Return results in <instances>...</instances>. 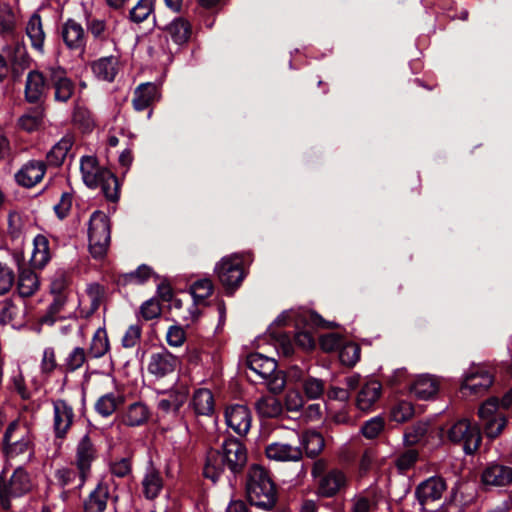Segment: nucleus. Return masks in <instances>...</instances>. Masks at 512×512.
Returning a JSON list of instances; mask_svg holds the SVG:
<instances>
[{"instance_id":"1","label":"nucleus","mask_w":512,"mask_h":512,"mask_svg":"<svg viewBox=\"0 0 512 512\" xmlns=\"http://www.w3.org/2000/svg\"><path fill=\"white\" fill-rule=\"evenodd\" d=\"M245 494L251 506L264 511L273 510L278 502L277 487L270 472L258 464L251 465L247 472Z\"/></svg>"},{"instance_id":"2","label":"nucleus","mask_w":512,"mask_h":512,"mask_svg":"<svg viewBox=\"0 0 512 512\" xmlns=\"http://www.w3.org/2000/svg\"><path fill=\"white\" fill-rule=\"evenodd\" d=\"M311 475L316 482L317 495L323 498L335 497L348 485L344 471L337 467L329 468L324 459H318L313 463Z\"/></svg>"},{"instance_id":"3","label":"nucleus","mask_w":512,"mask_h":512,"mask_svg":"<svg viewBox=\"0 0 512 512\" xmlns=\"http://www.w3.org/2000/svg\"><path fill=\"white\" fill-rule=\"evenodd\" d=\"M30 490V476L24 468H16L9 478L5 469L0 472V506L4 511L11 510L12 499L22 497Z\"/></svg>"},{"instance_id":"4","label":"nucleus","mask_w":512,"mask_h":512,"mask_svg":"<svg viewBox=\"0 0 512 512\" xmlns=\"http://www.w3.org/2000/svg\"><path fill=\"white\" fill-rule=\"evenodd\" d=\"M110 233L108 216L102 211H94L88 229L89 252L94 259L101 260L105 257L111 239Z\"/></svg>"},{"instance_id":"5","label":"nucleus","mask_w":512,"mask_h":512,"mask_svg":"<svg viewBox=\"0 0 512 512\" xmlns=\"http://www.w3.org/2000/svg\"><path fill=\"white\" fill-rule=\"evenodd\" d=\"M447 438L454 444H462L464 452L472 455L480 448L482 432L477 422L463 418L448 429Z\"/></svg>"},{"instance_id":"6","label":"nucleus","mask_w":512,"mask_h":512,"mask_svg":"<svg viewBox=\"0 0 512 512\" xmlns=\"http://www.w3.org/2000/svg\"><path fill=\"white\" fill-rule=\"evenodd\" d=\"M215 272L227 296H232L247 276L244 260L237 254L222 258L216 265Z\"/></svg>"},{"instance_id":"7","label":"nucleus","mask_w":512,"mask_h":512,"mask_svg":"<svg viewBox=\"0 0 512 512\" xmlns=\"http://www.w3.org/2000/svg\"><path fill=\"white\" fill-rule=\"evenodd\" d=\"M478 417L484 434L491 440L496 439L508 423L507 416L500 408V401L496 397L481 404L478 409Z\"/></svg>"},{"instance_id":"8","label":"nucleus","mask_w":512,"mask_h":512,"mask_svg":"<svg viewBox=\"0 0 512 512\" xmlns=\"http://www.w3.org/2000/svg\"><path fill=\"white\" fill-rule=\"evenodd\" d=\"M221 450L224 456L228 455L227 468L233 475V479L236 480L246 468L248 461L247 448L239 438L229 435L223 441Z\"/></svg>"},{"instance_id":"9","label":"nucleus","mask_w":512,"mask_h":512,"mask_svg":"<svg viewBox=\"0 0 512 512\" xmlns=\"http://www.w3.org/2000/svg\"><path fill=\"white\" fill-rule=\"evenodd\" d=\"M48 87L54 90L55 102L67 103L75 92V83L67 76V71L61 66L48 68Z\"/></svg>"},{"instance_id":"10","label":"nucleus","mask_w":512,"mask_h":512,"mask_svg":"<svg viewBox=\"0 0 512 512\" xmlns=\"http://www.w3.org/2000/svg\"><path fill=\"white\" fill-rule=\"evenodd\" d=\"M19 420L9 423L2 439V452L7 459H13L30 451L33 454V444L28 437L21 436L14 440V433L19 429Z\"/></svg>"},{"instance_id":"11","label":"nucleus","mask_w":512,"mask_h":512,"mask_svg":"<svg viewBox=\"0 0 512 512\" xmlns=\"http://www.w3.org/2000/svg\"><path fill=\"white\" fill-rule=\"evenodd\" d=\"M97 458V450L92 443L89 434H85L79 441L76 449V467L79 471L80 483L77 486L81 489L85 484L91 471V464Z\"/></svg>"},{"instance_id":"12","label":"nucleus","mask_w":512,"mask_h":512,"mask_svg":"<svg viewBox=\"0 0 512 512\" xmlns=\"http://www.w3.org/2000/svg\"><path fill=\"white\" fill-rule=\"evenodd\" d=\"M494 380V376L488 370L477 368L466 373L460 385V392L463 396L482 395L488 391Z\"/></svg>"},{"instance_id":"13","label":"nucleus","mask_w":512,"mask_h":512,"mask_svg":"<svg viewBox=\"0 0 512 512\" xmlns=\"http://www.w3.org/2000/svg\"><path fill=\"white\" fill-rule=\"evenodd\" d=\"M305 328L295 333L294 341L297 346L305 350H313L316 347V339L312 332L313 328H330L328 321L323 319L315 311H310L304 318Z\"/></svg>"},{"instance_id":"14","label":"nucleus","mask_w":512,"mask_h":512,"mask_svg":"<svg viewBox=\"0 0 512 512\" xmlns=\"http://www.w3.org/2000/svg\"><path fill=\"white\" fill-rule=\"evenodd\" d=\"M448 488L446 480L439 475L431 476L417 485L415 497L421 506L440 500Z\"/></svg>"},{"instance_id":"15","label":"nucleus","mask_w":512,"mask_h":512,"mask_svg":"<svg viewBox=\"0 0 512 512\" xmlns=\"http://www.w3.org/2000/svg\"><path fill=\"white\" fill-rule=\"evenodd\" d=\"M49 90L48 68L45 72L31 70L27 74L24 96L28 103L38 104Z\"/></svg>"},{"instance_id":"16","label":"nucleus","mask_w":512,"mask_h":512,"mask_svg":"<svg viewBox=\"0 0 512 512\" xmlns=\"http://www.w3.org/2000/svg\"><path fill=\"white\" fill-rule=\"evenodd\" d=\"M225 420L228 427L239 436H245L251 427V412L245 405L234 404L226 408Z\"/></svg>"},{"instance_id":"17","label":"nucleus","mask_w":512,"mask_h":512,"mask_svg":"<svg viewBox=\"0 0 512 512\" xmlns=\"http://www.w3.org/2000/svg\"><path fill=\"white\" fill-rule=\"evenodd\" d=\"M15 262L18 265L19 279L18 292L23 298L32 296L39 288V280L36 273L31 268L23 267V253L15 252L13 254Z\"/></svg>"},{"instance_id":"18","label":"nucleus","mask_w":512,"mask_h":512,"mask_svg":"<svg viewBox=\"0 0 512 512\" xmlns=\"http://www.w3.org/2000/svg\"><path fill=\"white\" fill-rule=\"evenodd\" d=\"M153 23L157 29L167 32L172 41L179 46L186 44L192 34L190 22L183 17H176L170 23L161 26L154 15Z\"/></svg>"},{"instance_id":"19","label":"nucleus","mask_w":512,"mask_h":512,"mask_svg":"<svg viewBox=\"0 0 512 512\" xmlns=\"http://www.w3.org/2000/svg\"><path fill=\"white\" fill-rule=\"evenodd\" d=\"M228 455L224 456L221 448H209L206 453L203 467V476L213 483L218 482L227 467Z\"/></svg>"},{"instance_id":"20","label":"nucleus","mask_w":512,"mask_h":512,"mask_svg":"<svg viewBox=\"0 0 512 512\" xmlns=\"http://www.w3.org/2000/svg\"><path fill=\"white\" fill-rule=\"evenodd\" d=\"M178 358L166 348L161 352L152 353L148 364V372L157 378H163L175 371Z\"/></svg>"},{"instance_id":"21","label":"nucleus","mask_w":512,"mask_h":512,"mask_svg":"<svg viewBox=\"0 0 512 512\" xmlns=\"http://www.w3.org/2000/svg\"><path fill=\"white\" fill-rule=\"evenodd\" d=\"M485 486H507L512 483V467L492 462L487 464L481 474Z\"/></svg>"},{"instance_id":"22","label":"nucleus","mask_w":512,"mask_h":512,"mask_svg":"<svg viewBox=\"0 0 512 512\" xmlns=\"http://www.w3.org/2000/svg\"><path fill=\"white\" fill-rule=\"evenodd\" d=\"M45 173L46 164L43 161L31 160L15 174V180L18 185L31 188L43 179Z\"/></svg>"},{"instance_id":"23","label":"nucleus","mask_w":512,"mask_h":512,"mask_svg":"<svg viewBox=\"0 0 512 512\" xmlns=\"http://www.w3.org/2000/svg\"><path fill=\"white\" fill-rule=\"evenodd\" d=\"M61 35L63 42L70 50L84 51L86 36L80 23L69 18L62 26Z\"/></svg>"},{"instance_id":"24","label":"nucleus","mask_w":512,"mask_h":512,"mask_svg":"<svg viewBox=\"0 0 512 512\" xmlns=\"http://www.w3.org/2000/svg\"><path fill=\"white\" fill-rule=\"evenodd\" d=\"M265 455L270 460L296 462L302 459V449L288 443L273 442L265 447Z\"/></svg>"},{"instance_id":"25","label":"nucleus","mask_w":512,"mask_h":512,"mask_svg":"<svg viewBox=\"0 0 512 512\" xmlns=\"http://www.w3.org/2000/svg\"><path fill=\"white\" fill-rule=\"evenodd\" d=\"M73 408L65 401L54 403V431L57 438H64L73 423Z\"/></svg>"},{"instance_id":"26","label":"nucleus","mask_w":512,"mask_h":512,"mask_svg":"<svg viewBox=\"0 0 512 512\" xmlns=\"http://www.w3.org/2000/svg\"><path fill=\"white\" fill-rule=\"evenodd\" d=\"M246 366L262 379H268V377L275 373L276 368H278V364L273 358H269L258 352L250 353L247 356Z\"/></svg>"},{"instance_id":"27","label":"nucleus","mask_w":512,"mask_h":512,"mask_svg":"<svg viewBox=\"0 0 512 512\" xmlns=\"http://www.w3.org/2000/svg\"><path fill=\"white\" fill-rule=\"evenodd\" d=\"M110 497L109 485L105 482H99L95 489L84 501V512H104L107 507V501Z\"/></svg>"},{"instance_id":"28","label":"nucleus","mask_w":512,"mask_h":512,"mask_svg":"<svg viewBox=\"0 0 512 512\" xmlns=\"http://www.w3.org/2000/svg\"><path fill=\"white\" fill-rule=\"evenodd\" d=\"M299 443L302 454L305 453L307 457L316 458L325 447V440L321 433L315 430H307L302 433Z\"/></svg>"},{"instance_id":"29","label":"nucleus","mask_w":512,"mask_h":512,"mask_svg":"<svg viewBox=\"0 0 512 512\" xmlns=\"http://www.w3.org/2000/svg\"><path fill=\"white\" fill-rule=\"evenodd\" d=\"M51 259L49 240L45 235L38 234L33 240V252L30 260L31 266L43 269Z\"/></svg>"},{"instance_id":"30","label":"nucleus","mask_w":512,"mask_h":512,"mask_svg":"<svg viewBox=\"0 0 512 512\" xmlns=\"http://www.w3.org/2000/svg\"><path fill=\"white\" fill-rule=\"evenodd\" d=\"M382 385L377 380L366 382L360 389L356 402L357 407L361 410L370 409L373 404L380 398Z\"/></svg>"},{"instance_id":"31","label":"nucleus","mask_w":512,"mask_h":512,"mask_svg":"<svg viewBox=\"0 0 512 512\" xmlns=\"http://www.w3.org/2000/svg\"><path fill=\"white\" fill-rule=\"evenodd\" d=\"M142 486L143 494L149 500L157 498L163 488V479L160 471L153 467L152 462H150L149 471L142 481Z\"/></svg>"},{"instance_id":"32","label":"nucleus","mask_w":512,"mask_h":512,"mask_svg":"<svg viewBox=\"0 0 512 512\" xmlns=\"http://www.w3.org/2000/svg\"><path fill=\"white\" fill-rule=\"evenodd\" d=\"M411 390L417 398L428 400L438 393L439 384L435 378L422 375L413 383Z\"/></svg>"},{"instance_id":"33","label":"nucleus","mask_w":512,"mask_h":512,"mask_svg":"<svg viewBox=\"0 0 512 512\" xmlns=\"http://www.w3.org/2000/svg\"><path fill=\"white\" fill-rule=\"evenodd\" d=\"M149 418V410L141 402L129 405L126 413L122 416V423L128 427H137L145 424Z\"/></svg>"},{"instance_id":"34","label":"nucleus","mask_w":512,"mask_h":512,"mask_svg":"<svg viewBox=\"0 0 512 512\" xmlns=\"http://www.w3.org/2000/svg\"><path fill=\"white\" fill-rule=\"evenodd\" d=\"M156 96V86L152 83L140 84L135 92L132 100L133 108L136 111H144L153 102Z\"/></svg>"},{"instance_id":"35","label":"nucleus","mask_w":512,"mask_h":512,"mask_svg":"<svg viewBox=\"0 0 512 512\" xmlns=\"http://www.w3.org/2000/svg\"><path fill=\"white\" fill-rule=\"evenodd\" d=\"M27 36L31 40L32 47L37 50H42L45 33L42 26L41 16L38 12H34L26 26Z\"/></svg>"},{"instance_id":"36","label":"nucleus","mask_w":512,"mask_h":512,"mask_svg":"<svg viewBox=\"0 0 512 512\" xmlns=\"http://www.w3.org/2000/svg\"><path fill=\"white\" fill-rule=\"evenodd\" d=\"M214 284L210 278L199 279L190 287V294L195 305H208L206 299L213 294Z\"/></svg>"},{"instance_id":"37","label":"nucleus","mask_w":512,"mask_h":512,"mask_svg":"<svg viewBox=\"0 0 512 512\" xmlns=\"http://www.w3.org/2000/svg\"><path fill=\"white\" fill-rule=\"evenodd\" d=\"M214 404V396L208 389H198L193 395L194 409L199 415L213 414Z\"/></svg>"},{"instance_id":"38","label":"nucleus","mask_w":512,"mask_h":512,"mask_svg":"<svg viewBox=\"0 0 512 512\" xmlns=\"http://www.w3.org/2000/svg\"><path fill=\"white\" fill-rule=\"evenodd\" d=\"M110 349V343L105 328H98L92 337L88 355L92 358L103 357Z\"/></svg>"},{"instance_id":"39","label":"nucleus","mask_w":512,"mask_h":512,"mask_svg":"<svg viewBox=\"0 0 512 512\" xmlns=\"http://www.w3.org/2000/svg\"><path fill=\"white\" fill-rule=\"evenodd\" d=\"M93 73L102 80L112 82L115 79L117 70L114 66L113 57H103L92 64Z\"/></svg>"},{"instance_id":"40","label":"nucleus","mask_w":512,"mask_h":512,"mask_svg":"<svg viewBox=\"0 0 512 512\" xmlns=\"http://www.w3.org/2000/svg\"><path fill=\"white\" fill-rule=\"evenodd\" d=\"M151 276H155L157 279L159 278V276L154 273L152 267L142 264L135 271L120 276L118 284L126 285L131 282L144 284Z\"/></svg>"},{"instance_id":"41","label":"nucleus","mask_w":512,"mask_h":512,"mask_svg":"<svg viewBox=\"0 0 512 512\" xmlns=\"http://www.w3.org/2000/svg\"><path fill=\"white\" fill-rule=\"evenodd\" d=\"M338 351L340 362L347 367H354L360 360L361 347L354 342L344 341Z\"/></svg>"},{"instance_id":"42","label":"nucleus","mask_w":512,"mask_h":512,"mask_svg":"<svg viewBox=\"0 0 512 512\" xmlns=\"http://www.w3.org/2000/svg\"><path fill=\"white\" fill-rule=\"evenodd\" d=\"M155 7V0H139L137 4L129 11L128 19L134 23H142L151 13Z\"/></svg>"},{"instance_id":"43","label":"nucleus","mask_w":512,"mask_h":512,"mask_svg":"<svg viewBox=\"0 0 512 512\" xmlns=\"http://www.w3.org/2000/svg\"><path fill=\"white\" fill-rule=\"evenodd\" d=\"M72 147V142L69 139L63 138L47 153V161L50 165H62L68 151Z\"/></svg>"},{"instance_id":"44","label":"nucleus","mask_w":512,"mask_h":512,"mask_svg":"<svg viewBox=\"0 0 512 512\" xmlns=\"http://www.w3.org/2000/svg\"><path fill=\"white\" fill-rule=\"evenodd\" d=\"M428 424L424 422H417L406 428L404 433V444L407 447H412L418 444L427 434Z\"/></svg>"},{"instance_id":"45","label":"nucleus","mask_w":512,"mask_h":512,"mask_svg":"<svg viewBox=\"0 0 512 512\" xmlns=\"http://www.w3.org/2000/svg\"><path fill=\"white\" fill-rule=\"evenodd\" d=\"M102 193L109 202L116 203L120 199V182L118 177L112 172V178L105 177L104 181L99 183Z\"/></svg>"},{"instance_id":"46","label":"nucleus","mask_w":512,"mask_h":512,"mask_svg":"<svg viewBox=\"0 0 512 512\" xmlns=\"http://www.w3.org/2000/svg\"><path fill=\"white\" fill-rule=\"evenodd\" d=\"M85 361V350L81 347H76L68 355L65 364L59 366V369L64 372H74L79 369Z\"/></svg>"},{"instance_id":"47","label":"nucleus","mask_w":512,"mask_h":512,"mask_svg":"<svg viewBox=\"0 0 512 512\" xmlns=\"http://www.w3.org/2000/svg\"><path fill=\"white\" fill-rule=\"evenodd\" d=\"M118 403L113 393L101 396L95 403V410L103 417L112 415L117 409Z\"/></svg>"},{"instance_id":"48","label":"nucleus","mask_w":512,"mask_h":512,"mask_svg":"<svg viewBox=\"0 0 512 512\" xmlns=\"http://www.w3.org/2000/svg\"><path fill=\"white\" fill-rule=\"evenodd\" d=\"M105 177L112 178V172L107 168H99L82 173L85 185L92 189L99 187V183L104 181Z\"/></svg>"},{"instance_id":"49","label":"nucleus","mask_w":512,"mask_h":512,"mask_svg":"<svg viewBox=\"0 0 512 512\" xmlns=\"http://www.w3.org/2000/svg\"><path fill=\"white\" fill-rule=\"evenodd\" d=\"M414 415V407L410 402L401 401L391 410V419L397 423H404Z\"/></svg>"},{"instance_id":"50","label":"nucleus","mask_w":512,"mask_h":512,"mask_svg":"<svg viewBox=\"0 0 512 512\" xmlns=\"http://www.w3.org/2000/svg\"><path fill=\"white\" fill-rule=\"evenodd\" d=\"M302 387L309 399H317L324 394V382L318 378L308 377L304 379Z\"/></svg>"},{"instance_id":"51","label":"nucleus","mask_w":512,"mask_h":512,"mask_svg":"<svg viewBox=\"0 0 512 512\" xmlns=\"http://www.w3.org/2000/svg\"><path fill=\"white\" fill-rule=\"evenodd\" d=\"M385 422L380 416H376L366 421L361 427L362 435L367 439H375L384 429Z\"/></svg>"},{"instance_id":"52","label":"nucleus","mask_w":512,"mask_h":512,"mask_svg":"<svg viewBox=\"0 0 512 512\" xmlns=\"http://www.w3.org/2000/svg\"><path fill=\"white\" fill-rule=\"evenodd\" d=\"M418 459L419 453L417 450L407 449L397 457L395 465L398 470L405 472L413 468Z\"/></svg>"},{"instance_id":"53","label":"nucleus","mask_w":512,"mask_h":512,"mask_svg":"<svg viewBox=\"0 0 512 512\" xmlns=\"http://www.w3.org/2000/svg\"><path fill=\"white\" fill-rule=\"evenodd\" d=\"M69 284V275L65 271L59 270L54 274L51 280L50 292L54 296L65 295L64 292L68 288Z\"/></svg>"},{"instance_id":"54","label":"nucleus","mask_w":512,"mask_h":512,"mask_svg":"<svg viewBox=\"0 0 512 512\" xmlns=\"http://www.w3.org/2000/svg\"><path fill=\"white\" fill-rule=\"evenodd\" d=\"M344 341L345 339L336 333L324 334L319 338L320 347L325 352L339 350Z\"/></svg>"},{"instance_id":"55","label":"nucleus","mask_w":512,"mask_h":512,"mask_svg":"<svg viewBox=\"0 0 512 512\" xmlns=\"http://www.w3.org/2000/svg\"><path fill=\"white\" fill-rule=\"evenodd\" d=\"M15 281L13 270L7 265L0 262V295L7 293Z\"/></svg>"},{"instance_id":"56","label":"nucleus","mask_w":512,"mask_h":512,"mask_svg":"<svg viewBox=\"0 0 512 512\" xmlns=\"http://www.w3.org/2000/svg\"><path fill=\"white\" fill-rule=\"evenodd\" d=\"M265 380L267 381L269 391L273 394L281 393L284 390L287 381L285 372L278 370L277 368L275 373Z\"/></svg>"},{"instance_id":"57","label":"nucleus","mask_w":512,"mask_h":512,"mask_svg":"<svg viewBox=\"0 0 512 512\" xmlns=\"http://www.w3.org/2000/svg\"><path fill=\"white\" fill-rule=\"evenodd\" d=\"M142 326L140 324L130 325L122 338L124 348L134 347L141 339Z\"/></svg>"},{"instance_id":"58","label":"nucleus","mask_w":512,"mask_h":512,"mask_svg":"<svg viewBox=\"0 0 512 512\" xmlns=\"http://www.w3.org/2000/svg\"><path fill=\"white\" fill-rule=\"evenodd\" d=\"M140 314L147 321L155 319L161 314V306L155 299L147 300L141 305Z\"/></svg>"},{"instance_id":"59","label":"nucleus","mask_w":512,"mask_h":512,"mask_svg":"<svg viewBox=\"0 0 512 512\" xmlns=\"http://www.w3.org/2000/svg\"><path fill=\"white\" fill-rule=\"evenodd\" d=\"M72 194L64 192L61 195L59 203L54 206V212L60 220H64L68 215L72 207Z\"/></svg>"},{"instance_id":"60","label":"nucleus","mask_w":512,"mask_h":512,"mask_svg":"<svg viewBox=\"0 0 512 512\" xmlns=\"http://www.w3.org/2000/svg\"><path fill=\"white\" fill-rule=\"evenodd\" d=\"M132 464L130 458H121L118 461L112 462L110 464L111 473L119 478H124L131 473Z\"/></svg>"},{"instance_id":"61","label":"nucleus","mask_w":512,"mask_h":512,"mask_svg":"<svg viewBox=\"0 0 512 512\" xmlns=\"http://www.w3.org/2000/svg\"><path fill=\"white\" fill-rule=\"evenodd\" d=\"M186 339V333L181 326H170L166 335L167 343L172 347H180Z\"/></svg>"},{"instance_id":"62","label":"nucleus","mask_w":512,"mask_h":512,"mask_svg":"<svg viewBox=\"0 0 512 512\" xmlns=\"http://www.w3.org/2000/svg\"><path fill=\"white\" fill-rule=\"evenodd\" d=\"M30 57L23 44L17 43L13 49L12 61L13 64L18 65L22 68H26L30 64Z\"/></svg>"},{"instance_id":"63","label":"nucleus","mask_w":512,"mask_h":512,"mask_svg":"<svg viewBox=\"0 0 512 512\" xmlns=\"http://www.w3.org/2000/svg\"><path fill=\"white\" fill-rule=\"evenodd\" d=\"M271 337L280 342L282 353L285 357H291L294 354V347L290 337L286 332H271Z\"/></svg>"},{"instance_id":"64","label":"nucleus","mask_w":512,"mask_h":512,"mask_svg":"<svg viewBox=\"0 0 512 512\" xmlns=\"http://www.w3.org/2000/svg\"><path fill=\"white\" fill-rule=\"evenodd\" d=\"M77 476H79V471L77 472L72 468H62L58 469L55 472V477L58 480L61 487H65L72 484L77 478Z\"/></svg>"}]
</instances>
